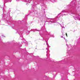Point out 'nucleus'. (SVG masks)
<instances>
[{"label":"nucleus","mask_w":80,"mask_h":80,"mask_svg":"<svg viewBox=\"0 0 80 80\" xmlns=\"http://www.w3.org/2000/svg\"><path fill=\"white\" fill-rule=\"evenodd\" d=\"M66 35L67 37H68V35H67V33H66Z\"/></svg>","instance_id":"1"}]
</instances>
